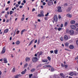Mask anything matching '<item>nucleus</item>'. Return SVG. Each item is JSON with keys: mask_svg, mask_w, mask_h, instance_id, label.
Returning <instances> with one entry per match:
<instances>
[{"mask_svg": "<svg viewBox=\"0 0 78 78\" xmlns=\"http://www.w3.org/2000/svg\"><path fill=\"white\" fill-rule=\"evenodd\" d=\"M75 32L73 30H70L69 31V33L70 35H73Z\"/></svg>", "mask_w": 78, "mask_h": 78, "instance_id": "423d86ee", "label": "nucleus"}, {"mask_svg": "<svg viewBox=\"0 0 78 78\" xmlns=\"http://www.w3.org/2000/svg\"><path fill=\"white\" fill-rule=\"evenodd\" d=\"M76 30L78 32V28H77L76 29Z\"/></svg>", "mask_w": 78, "mask_h": 78, "instance_id": "774afa93", "label": "nucleus"}, {"mask_svg": "<svg viewBox=\"0 0 78 78\" xmlns=\"http://www.w3.org/2000/svg\"><path fill=\"white\" fill-rule=\"evenodd\" d=\"M58 51L57 50H54V53H55V54H57Z\"/></svg>", "mask_w": 78, "mask_h": 78, "instance_id": "b1692460", "label": "nucleus"}, {"mask_svg": "<svg viewBox=\"0 0 78 78\" xmlns=\"http://www.w3.org/2000/svg\"><path fill=\"white\" fill-rule=\"evenodd\" d=\"M29 78H31V77L32 76H33V74H29Z\"/></svg>", "mask_w": 78, "mask_h": 78, "instance_id": "bb28decb", "label": "nucleus"}, {"mask_svg": "<svg viewBox=\"0 0 78 78\" xmlns=\"http://www.w3.org/2000/svg\"><path fill=\"white\" fill-rule=\"evenodd\" d=\"M5 18H7L8 17V15L7 14H5Z\"/></svg>", "mask_w": 78, "mask_h": 78, "instance_id": "8fccbe9b", "label": "nucleus"}, {"mask_svg": "<svg viewBox=\"0 0 78 78\" xmlns=\"http://www.w3.org/2000/svg\"><path fill=\"white\" fill-rule=\"evenodd\" d=\"M15 70H16V69H15V68H13L12 69V72H15Z\"/></svg>", "mask_w": 78, "mask_h": 78, "instance_id": "c9c22d12", "label": "nucleus"}, {"mask_svg": "<svg viewBox=\"0 0 78 78\" xmlns=\"http://www.w3.org/2000/svg\"><path fill=\"white\" fill-rule=\"evenodd\" d=\"M38 60V59L36 57H34L32 58V61L33 62H36Z\"/></svg>", "mask_w": 78, "mask_h": 78, "instance_id": "f257e3e1", "label": "nucleus"}, {"mask_svg": "<svg viewBox=\"0 0 78 78\" xmlns=\"http://www.w3.org/2000/svg\"><path fill=\"white\" fill-rule=\"evenodd\" d=\"M69 45V44L68 43H65V46L66 47H68Z\"/></svg>", "mask_w": 78, "mask_h": 78, "instance_id": "a878e982", "label": "nucleus"}, {"mask_svg": "<svg viewBox=\"0 0 78 78\" xmlns=\"http://www.w3.org/2000/svg\"><path fill=\"white\" fill-rule=\"evenodd\" d=\"M39 55L40 56H41V55H42V52H41L39 53V52H38L37 53V55H38V54H39Z\"/></svg>", "mask_w": 78, "mask_h": 78, "instance_id": "c756f323", "label": "nucleus"}, {"mask_svg": "<svg viewBox=\"0 0 78 78\" xmlns=\"http://www.w3.org/2000/svg\"><path fill=\"white\" fill-rule=\"evenodd\" d=\"M70 28H71V29H73V30H75L76 27V26H75V25H71L70 26Z\"/></svg>", "mask_w": 78, "mask_h": 78, "instance_id": "0eeeda50", "label": "nucleus"}, {"mask_svg": "<svg viewBox=\"0 0 78 78\" xmlns=\"http://www.w3.org/2000/svg\"><path fill=\"white\" fill-rule=\"evenodd\" d=\"M20 32V31L19 30H18L17 31V32H16V34H19V32Z\"/></svg>", "mask_w": 78, "mask_h": 78, "instance_id": "c03bdc74", "label": "nucleus"}, {"mask_svg": "<svg viewBox=\"0 0 78 78\" xmlns=\"http://www.w3.org/2000/svg\"><path fill=\"white\" fill-rule=\"evenodd\" d=\"M34 40L33 39L29 43V46H30V45H31V44H32V43H33V42H34Z\"/></svg>", "mask_w": 78, "mask_h": 78, "instance_id": "aec40b11", "label": "nucleus"}, {"mask_svg": "<svg viewBox=\"0 0 78 78\" xmlns=\"http://www.w3.org/2000/svg\"><path fill=\"white\" fill-rule=\"evenodd\" d=\"M65 50H66L67 51H69V49H67V48H65Z\"/></svg>", "mask_w": 78, "mask_h": 78, "instance_id": "680f3d73", "label": "nucleus"}, {"mask_svg": "<svg viewBox=\"0 0 78 78\" xmlns=\"http://www.w3.org/2000/svg\"><path fill=\"white\" fill-rule=\"evenodd\" d=\"M19 75H17L14 76V78H19Z\"/></svg>", "mask_w": 78, "mask_h": 78, "instance_id": "393cba45", "label": "nucleus"}, {"mask_svg": "<svg viewBox=\"0 0 78 78\" xmlns=\"http://www.w3.org/2000/svg\"><path fill=\"white\" fill-rule=\"evenodd\" d=\"M64 66H65V68H67V67H68V66H67V65H64Z\"/></svg>", "mask_w": 78, "mask_h": 78, "instance_id": "864d4df0", "label": "nucleus"}, {"mask_svg": "<svg viewBox=\"0 0 78 78\" xmlns=\"http://www.w3.org/2000/svg\"><path fill=\"white\" fill-rule=\"evenodd\" d=\"M76 44L77 45H78V40H77L76 41Z\"/></svg>", "mask_w": 78, "mask_h": 78, "instance_id": "e2e57ef3", "label": "nucleus"}, {"mask_svg": "<svg viewBox=\"0 0 78 78\" xmlns=\"http://www.w3.org/2000/svg\"><path fill=\"white\" fill-rule=\"evenodd\" d=\"M9 40H10V41H11V40H12V37H10Z\"/></svg>", "mask_w": 78, "mask_h": 78, "instance_id": "5fc2aeb1", "label": "nucleus"}, {"mask_svg": "<svg viewBox=\"0 0 78 78\" xmlns=\"http://www.w3.org/2000/svg\"><path fill=\"white\" fill-rule=\"evenodd\" d=\"M61 28H62V27H63V24H62L61 25Z\"/></svg>", "mask_w": 78, "mask_h": 78, "instance_id": "603ef678", "label": "nucleus"}, {"mask_svg": "<svg viewBox=\"0 0 78 78\" xmlns=\"http://www.w3.org/2000/svg\"><path fill=\"white\" fill-rule=\"evenodd\" d=\"M35 71V69H32L31 70V72H34Z\"/></svg>", "mask_w": 78, "mask_h": 78, "instance_id": "473e14b6", "label": "nucleus"}, {"mask_svg": "<svg viewBox=\"0 0 78 78\" xmlns=\"http://www.w3.org/2000/svg\"><path fill=\"white\" fill-rule=\"evenodd\" d=\"M58 18L59 19H61V17L60 15L58 16Z\"/></svg>", "mask_w": 78, "mask_h": 78, "instance_id": "13d9d810", "label": "nucleus"}, {"mask_svg": "<svg viewBox=\"0 0 78 78\" xmlns=\"http://www.w3.org/2000/svg\"><path fill=\"white\" fill-rule=\"evenodd\" d=\"M74 48V46H73V45H71L69 46V48L70 49H73V48Z\"/></svg>", "mask_w": 78, "mask_h": 78, "instance_id": "4be33fe9", "label": "nucleus"}, {"mask_svg": "<svg viewBox=\"0 0 78 78\" xmlns=\"http://www.w3.org/2000/svg\"><path fill=\"white\" fill-rule=\"evenodd\" d=\"M58 11L59 12H61L62 11L61 9V7L59 6L57 7Z\"/></svg>", "mask_w": 78, "mask_h": 78, "instance_id": "39448f33", "label": "nucleus"}, {"mask_svg": "<svg viewBox=\"0 0 78 78\" xmlns=\"http://www.w3.org/2000/svg\"><path fill=\"white\" fill-rule=\"evenodd\" d=\"M60 39H61V41H63V37H61V38H60Z\"/></svg>", "mask_w": 78, "mask_h": 78, "instance_id": "f704fd0d", "label": "nucleus"}, {"mask_svg": "<svg viewBox=\"0 0 78 78\" xmlns=\"http://www.w3.org/2000/svg\"><path fill=\"white\" fill-rule=\"evenodd\" d=\"M34 11H35V9H32V12H33Z\"/></svg>", "mask_w": 78, "mask_h": 78, "instance_id": "6e6d98bb", "label": "nucleus"}, {"mask_svg": "<svg viewBox=\"0 0 78 78\" xmlns=\"http://www.w3.org/2000/svg\"><path fill=\"white\" fill-rule=\"evenodd\" d=\"M27 72V69H25L23 71H22L21 73L22 74V75H24Z\"/></svg>", "mask_w": 78, "mask_h": 78, "instance_id": "6e6552de", "label": "nucleus"}, {"mask_svg": "<svg viewBox=\"0 0 78 78\" xmlns=\"http://www.w3.org/2000/svg\"><path fill=\"white\" fill-rule=\"evenodd\" d=\"M23 2L24 3H26V1L25 0H24L23 1Z\"/></svg>", "mask_w": 78, "mask_h": 78, "instance_id": "052dcab7", "label": "nucleus"}, {"mask_svg": "<svg viewBox=\"0 0 78 78\" xmlns=\"http://www.w3.org/2000/svg\"><path fill=\"white\" fill-rule=\"evenodd\" d=\"M40 13L41 14H44V11H42L41 12H40Z\"/></svg>", "mask_w": 78, "mask_h": 78, "instance_id": "e433bc0d", "label": "nucleus"}, {"mask_svg": "<svg viewBox=\"0 0 78 78\" xmlns=\"http://www.w3.org/2000/svg\"><path fill=\"white\" fill-rule=\"evenodd\" d=\"M62 28H58V31H61V30H62Z\"/></svg>", "mask_w": 78, "mask_h": 78, "instance_id": "7c9ffc66", "label": "nucleus"}, {"mask_svg": "<svg viewBox=\"0 0 78 78\" xmlns=\"http://www.w3.org/2000/svg\"><path fill=\"white\" fill-rule=\"evenodd\" d=\"M3 60L4 61V63H7V59L6 58H3Z\"/></svg>", "mask_w": 78, "mask_h": 78, "instance_id": "9d476101", "label": "nucleus"}, {"mask_svg": "<svg viewBox=\"0 0 78 78\" xmlns=\"http://www.w3.org/2000/svg\"><path fill=\"white\" fill-rule=\"evenodd\" d=\"M39 43H40V40H39L37 43L38 45H39Z\"/></svg>", "mask_w": 78, "mask_h": 78, "instance_id": "58836bf2", "label": "nucleus"}, {"mask_svg": "<svg viewBox=\"0 0 78 78\" xmlns=\"http://www.w3.org/2000/svg\"><path fill=\"white\" fill-rule=\"evenodd\" d=\"M54 71V69H53V68H51V72H53Z\"/></svg>", "mask_w": 78, "mask_h": 78, "instance_id": "a19ab883", "label": "nucleus"}, {"mask_svg": "<svg viewBox=\"0 0 78 78\" xmlns=\"http://www.w3.org/2000/svg\"><path fill=\"white\" fill-rule=\"evenodd\" d=\"M37 40H36L35 41L34 43L36 44V43H37Z\"/></svg>", "mask_w": 78, "mask_h": 78, "instance_id": "49530a36", "label": "nucleus"}, {"mask_svg": "<svg viewBox=\"0 0 78 78\" xmlns=\"http://www.w3.org/2000/svg\"><path fill=\"white\" fill-rule=\"evenodd\" d=\"M60 75L61 76H62V77H64V74H63V73H61Z\"/></svg>", "mask_w": 78, "mask_h": 78, "instance_id": "cd10ccee", "label": "nucleus"}, {"mask_svg": "<svg viewBox=\"0 0 78 78\" xmlns=\"http://www.w3.org/2000/svg\"><path fill=\"white\" fill-rule=\"evenodd\" d=\"M25 60L26 62H28L30 60V58H29L27 57L26 58Z\"/></svg>", "mask_w": 78, "mask_h": 78, "instance_id": "9b49d317", "label": "nucleus"}, {"mask_svg": "<svg viewBox=\"0 0 78 78\" xmlns=\"http://www.w3.org/2000/svg\"><path fill=\"white\" fill-rule=\"evenodd\" d=\"M26 31H27V30H26L25 29H23V30H22L21 33V34H23V32H25Z\"/></svg>", "mask_w": 78, "mask_h": 78, "instance_id": "dca6fc26", "label": "nucleus"}, {"mask_svg": "<svg viewBox=\"0 0 78 78\" xmlns=\"http://www.w3.org/2000/svg\"><path fill=\"white\" fill-rule=\"evenodd\" d=\"M44 68H46V67H51V66L49 65H47L44 66Z\"/></svg>", "mask_w": 78, "mask_h": 78, "instance_id": "412c9836", "label": "nucleus"}, {"mask_svg": "<svg viewBox=\"0 0 78 78\" xmlns=\"http://www.w3.org/2000/svg\"><path fill=\"white\" fill-rule=\"evenodd\" d=\"M48 6H50L51 5H53V2H51L50 1V0L48 1Z\"/></svg>", "mask_w": 78, "mask_h": 78, "instance_id": "f03ea898", "label": "nucleus"}, {"mask_svg": "<svg viewBox=\"0 0 78 78\" xmlns=\"http://www.w3.org/2000/svg\"><path fill=\"white\" fill-rule=\"evenodd\" d=\"M16 31H15L13 35V37L14 36H15V35L16 34Z\"/></svg>", "mask_w": 78, "mask_h": 78, "instance_id": "a18cd8bd", "label": "nucleus"}, {"mask_svg": "<svg viewBox=\"0 0 78 78\" xmlns=\"http://www.w3.org/2000/svg\"><path fill=\"white\" fill-rule=\"evenodd\" d=\"M61 66L62 67H64L65 66L63 65V64L62 63L61 64Z\"/></svg>", "mask_w": 78, "mask_h": 78, "instance_id": "de8ad7c7", "label": "nucleus"}, {"mask_svg": "<svg viewBox=\"0 0 78 78\" xmlns=\"http://www.w3.org/2000/svg\"><path fill=\"white\" fill-rule=\"evenodd\" d=\"M54 4H56V1H55L54 2Z\"/></svg>", "mask_w": 78, "mask_h": 78, "instance_id": "338daca9", "label": "nucleus"}, {"mask_svg": "<svg viewBox=\"0 0 78 78\" xmlns=\"http://www.w3.org/2000/svg\"><path fill=\"white\" fill-rule=\"evenodd\" d=\"M46 4V3L45 2H44L43 3V5L45 6Z\"/></svg>", "mask_w": 78, "mask_h": 78, "instance_id": "79ce46f5", "label": "nucleus"}, {"mask_svg": "<svg viewBox=\"0 0 78 78\" xmlns=\"http://www.w3.org/2000/svg\"><path fill=\"white\" fill-rule=\"evenodd\" d=\"M74 75H76V73H74Z\"/></svg>", "mask_w": 78, "mask_h": 78, "instance_id": "69168bd1", "label": "nucleus"}, {"mask_svg": "<svg viewBox=\"0 0 78 78\" xmlns=\"http://www.w3.org/2000/svg\"><path fill=\"white\" fill-rule=\"evenodd\" d=\"M53 20L55 22L58 21V17H57V16L56 15H55L53 18Z\"/></svg>", "mask_w": 78, "mask_h": 78, "instance_id": "7ed1b4c3", "label": "nucleus"}, {"mask_svg": "<svg viewBox=\"0 0 78 78\" xmlns=\"http://www.w3.org/2000/svg\"><path fill=\"white\" fill-rule=\"evenodd\" d=\"M13 13V12L12 11H10V14L11 15Z\"/></svg>", "mask_w": 78, "mask_h": 78, "instance_id": "72a5a7b5", "label": "nucleus"}, {"mask_svg": "<svg viewBox=\"0 0 78 78\" xmlns=\"http://www.w3.org/2000/svg\"><path fill=\"white\" fill-rule=\"evenodd\" d=\"M64 39L65 41H67L69 37L67 35H65L64 36Z\"/></svg>", "mask_w": 78, "mask_h": 78, "instance_id": "1a4fd4ad", "label": "nucleus"}, {"mask_svg": "<svg viewBox=\"0 0 78 78\" xmlns=\"http://www.w3.org/2000/svg\"><path fill=\"white\" fill-rule=\"evenodd\" d=\"M74 75V73L73 72H70L69 73V75H70V76H73Z\"/></svg>", "mask_w": 78, "mask_h": 78, "instance_id": "a211bd4d", "label": "nucleus"}, {"mask_svg": "<svg viewBox=\"0 0 78 78\" xmlns=\"http://www.w3.org/2000/svg\"><path fill=\"white\" fill-rule=\"evenodd\" d=\"M7 3H8V4H9L10 3V1H8V2H7Z\"/></svg>", "mask_w": 78, "mask_h": 78, "instance_id": "0e129e2a", "label": "nucleus"}, {"mask_svg": "<svg viewBox=\"0 0 78 78\" xmlns=\"http://www.w3.org/2000/svg\"><path fill=\"white\" fill-rule=\"evenodd\" d=\"M23 6L21 5L19 6V8H23Z\"/></svg>", "mask_w": 78, "mask_h": 78, "instance_id": "bf43d9fd", "label": "nucleus"}, {"mask_svg": "<svg viewBox=\"0 0 78 78\" xmlns=\"http://www.w3.org/2000/svg\"><path fill=\"white\" fill-rule=\"evenodd\" d=\"M47 58L49 61H50V60H51V58H50V57H48Z\"/></svg>", "mask_w": 78, "mask_h": 78, "instance_id": "2f4dec72", "label": "nucleus"}, {"mask_svg": "<svg viewBox=\"0 0 78 78\" xmlns=\"http://www.w3.org/2000/svg\"><path fill=\"white\" fill-rule=\"evenodd\" d=\"M8 31H9L8 29H6L5 30L4 33H6L8 32Z\"/></svg>", "mask_w": 78, "mask_h": 78, "instance_id": "ddd939ff", "label": "nucleus"}, {"mask_svg": "<svg viewBox=\"0 0 78 78\" xmlns=\"http://www.w3.org/2000/svg\"><path fill=\"white\" fill-rule=\"evenodd\" d=\"M5 47H6V46H5L3 48V50L1 52V54H3V53H5V51H6V49H5Z\"/></svg>", "mask_w": 78, "mask_h": 78, "instance_id": "20e7f679", "label": "nucleus"}, {"mask_svg": "<svg viewBox=\"0 0 78 78\" xmlns=\"http://www.w3.org/2000/svg\"><path fill=\"white\" fill-rule=\"evenodd\" d=\"M75 25L76 26V27H78V23H75Z\"/></svg>", "mask_w": 78, "mask_h": 78, "instance_id": "ea45409f", "label": "nucleus"}, {"mask_svg": "<svg viewBox=\"0 0 78 78\" xmlns=\"http://www.w3.org/2000/svg\"><path fill=\"white\" fill-rule=\"evenodd\" d=\"M16 8H17V7H19V5L18 4H16Z\"/></svg>", "mask_w": 78, "mask_h": 78, "instance_id": "3c124183", "label": "nucleus"}, {"mask_svg": "<svg viewBox=\"0 0 78 78\" xmlns=\"http://www.w3.org/2000/svg\"><path fill=\"white\" fill-rule=\"evenodd\" d=\"M23 20H24V18L22 17L21 19V20H22V21H23Z\"/></svg>", "mask_w": 78, "mask_h": 78, "instance_id": "37998d69", "label": "nucleus"}, {"mask_svg": "<svg viewBox=\"0 0 78 78\" xmlns=\"http://www.w3.org/2000/svg\"><path fill=\"white\" fill-rule=\"evenodd\" d=\"M44 14H39L38 17H44Z\"/></svg>", "mask_w": 78, "mask_h": 78, "instance_id": "6ab92c4d", "label": "nucleus"}, {"mask_svg": "<svg viewBox=\"0 0 78 78\" xmlns=\"http://www.w3.org/2000/svg\"><path fill=\"white\" fill-rule=\"evenodd\" d=\"M48 14H49V13L48 12L47 14H45V16H48Z\"/></svg>", "mask_w": 78, "mask_h": 78, "instance_id": "4c0bfd02", "label": "nucleus"}, {"mask_svg": "<svg viewBox=\"0 0 78 78\" xmlns=\"http://www.w3.org/2000/svg\"><path fill=\"white\" fill-rule=\"evenodd\" d=\"M16 45H19L20 44V41H18L16 42Z\"/></svg>", "mask_w": 78, "mask_h": 78, "instance_id": "f3484780", "label": "nucleus"}, {"mask_svg": "<svg viewBox=\"0 0 78 78\" xmlns=\"http://www.w3.org/2000/svg\"><path fill=\"white\" fill-rule=\"evenodd\" d=\"M18 5H20V1L18 2Z\"/></svg>", "mask_w": 78, "mask_h": 78, "instance_id": "4d7b16f0", "label": "nucleus"}, {"mask_svg": "<svg viewBox=\"0 0 78 78\" xmlns=\"http://www.w3.org/2000/svg\"><path fill=\"white\" fill-rule=\"evenodd\" d=\"M68 24V23H67V22H66L65 23V27H66L67 25Z\"/></svg>", "mask_w": 78, "mask_h": 78, "instance_id": "c85d7f7f", "label": "nucleus"}, {"mask_svg": "<svg viewBox=\"0 0 78 78\" xmlns=\"http://www.w3.org/2000/svg\"><path fill=\"white\" fill-rule=\"evenodd\" d=\"M42 62H47L48 61V60L47 59H44L42 60Z\"/></svg>", "mask_w": 78, "mask_h": 78, "instance_id": "5701e85b", "label": "nucleus"}, {"mask_svg": "<svg viewBox=\"0 0 78 78\" xmlns=\"http://www.w3.org/2000/svg\"><path fill=\"white\" fill-rule=\"evenodd\" d=\"M67 17H69V18H70V17H72V15L70 14H67L66 15Z\"/></svg>", "mask_w": 78, "mask_h": 78, "instance_id": "4468645a", "label": "nucleus"}, {"mask_svg": "<svg viewBox=\"0 0 78 78\" xmlns=\"http://www.w3.org/2000/svg\"><path fill=\"white\" fill-rule=\"evenodd\" d=\"M70 23L71 24H75V21L74 20H72L70 21Z\"/></svg>", "mask_w": 78, "mask_h": 78, "instance_id": "2eb2a0df", "label": "nucleus"}, {"mask_svg": "<svg viewBox=\"0 0 78 78\" xmlns=\"http://www.w3.org/2000/svg\"><path fill=\"white\" fill-rule=\"evenodd\" d=\"M50 52L52 54V53H53V51H50Z\"/></svg>", "mask_w": 78, "mask_h": 78, "instance_id": "09e8293b", "label": "nucleus"}, {"mask_svg": "<svg viewBox=\"0 0 78 78\" xmlns=\"http://www.w3.org/2000/svg\"><path fill=\"white\" fill-rule=\"evenodd\" d=\"M27 67H28V63H26L24 65L23 69H25V68H26Z\"/></svg>", "mask_w": 78, "mask_h": 78, "instance_id": "f8f14e48", "label": "nucleus"}]
</instances>
